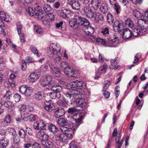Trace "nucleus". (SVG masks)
<instances>
[{"mask_svg": "<svg viewBox=\"0 0 148 148\" xmlns=\"http://www.w3.org/2000/svg\"><path fill=\"white\" fill-rule=\"evenodd\" d=\"M138 27L143 28H146L147 30L148 29V21L143 19H140L137 22Z\"/></svg>", "mask_w": 148, "mask_h": 148, "instance_id": "16", "label": "nucleus"}, {"mask_svg": "<svg viewBox=\"0 0 148 148\" xmlns=\"http://www.w3.org/2000/svg\"><path fill=\"white\" fill-rule=\"evenodd\" d=\"M118 62L117 58L112 60H111V65L112 66H115L118 64Z\"/></svg>", "mask_w": 148, "mask_h": 148, "instance_id": "57", "label": "nucleus"}, {"mask_svg": "<svg viewBox=\"0 0 148 148\" xmlns=\"http://www.w3.org/2000/svg\"><path fill=\"white\" fill-rule=\"evenodd\" d=\"M109 28L107 27H105L102 29L101 31V33L103 35L108 36L109 34Z\"/></svg>", "mask_w": 148, "mask_h": 148, "instance_id": "47", "label": "nucleus"}, {"mask_svg": "<svg viewBox=\"0 0 148 148\" xmlns=\"http://www.w3.org/2000/svg\"><path fill=\"white\" fill-rule=\"evenodd\" d=\"M39 135L40 137L42 138V139L47 140L48 138V134L45 133L42 130H40V131Z\"/></svg>", "mask_w": 148, "mask_h": 148, "instance_id": "39", "label": "nucleus"}, {"mask_svg": "<svg viewBox=\"0 0 148 148\" xmlns=\"http://www.w3.org/2000/svg\"><path fill=\"white\" fill-rule=\"evenodd\" d=\"M60 65V67L64 69V70L68 66V63L66 61L61 62Z\"/></svg>", "mask_w": 148, "mask_h": 148, "instance_id": "52", "label": "nucleus"}, {"mask_svg": "<svg viewBox=\"0 0 148 148\" xmlns=\"http://www.w3.org/2000/svg\"><path fill=\"white\" fill-rule=\"evenodd\" d=\"M60 55V49L57 51L51 45L50 46L49 49L47 51L48 56L51 58H55L54 61L56 63L59 64L62 61L59 56Z\"/></svg>", "mask_w": 148, "mask_h": 148, "instance_id": "2", "label": "nucleus"}, {"mask_svg": "<svg viewBox=\"0 0 148 148\" xmlns=\"http://www.w3.org/2000/svg\"><path fill=\"white\" fill-rule=\"evenodd\" d=\"M120 2L124 5L127 7L129 4L128 0H119Z\"/></svg>", "mask_w": 148, "mask_h": 148, "instance_id": "60", "label": "nucleus"}, {"mask_svg": "<svg viewBox=\"0 0 148 148\" xmlns=\"http://www.w3.org/2000/svg\"><path fill=\"white\" fill-rule=\"evenodd\" d=\"M133 14L134 16L137 19L139 18L140 17V13L136 10H133Z\"/></svg>", "mask_w": 148, "mask_h": 148, "instance_id": "48", "label": "nucleus"}, {"mask_svg": "<svg viewBox=\"0 0 148 148\" xmlns=\"http://www.w3.org/2000/svg\"><path fill=\"white\" fill-rule=\"evenodd\" d=\"M67 88L69 90L72 95H73L74 97L80 95V92L77 88L72 87V86H69L68 85L67 86Z\"/></svg>", "mask_w": 148, "mask_h": 148, "instance_id": "20", "label": "nucleus"}, {"mask_svg": "<svg viewBox=\"0 0 148 148\" xmlns=\"http://www.w3.org/2000/svg\"><path fill=\"white\" fill-rule=\"evenodd\" d=\"M100 8L102 13L103 14H106L108 10V5L106 3H102Z\"/></svg>", "mask_w": 148, "mask_h": 148, "instance_id": "27", "label": "nucleus"}, {"mask_svg": "<svg viewBox=\"0 0 148 148\" xmlns=\"http://www.w3.org/2000/svg\"><path fill=\"white\" fill-rule=\"evenodd\" d=\"M43 139L41 141V145L43 146V148H48L50 147L49 146V143H53L51 141Z\"/></svg>", "mask_w": 148, "mask_h": 148, "instance_id": "34", "label": "nucleus"}, {"mask_svg": "<svg viewBox=\"0 0 148 148\" xmlns=\"http://www.w3.org/2000/svg\"><path fill=\"white\" fill-rule=\"evenodd\" d=\"M73 71V68L69 67V66L66 68L64 70V72L66 75L70 77H71Z\"/></svg>", "mask_w": 148, "mask_h": 148, "instance_id": "33", "label": "nucleus"}, {"mask_svg": "<svg viewBox=\"0 0 148 148\" xmlns=\"http://www.w3.org/2000/svg\"><path fill=\"white\" fill-rule=\"evenodd\" d=\"M30 49L34 53L36 54L37 56H40L38 52V51L35 46L31 45L30 47Z\"/></svg>", "mask_w": 148, "mask_h": 148, "instance_id": "51", "label": "nucleus"}, {"mask_svg": "<svg viewBox=\"0 0 148 148\" xmlns=\"http://www.w3.org/2000/svg\"><path fill=\"white\" fill-rule=\"evenodd\" d=\"M19 136L22 138H25L26 133L25 131L23 129H21L19 132Z\"/></svg>", "mask_w": 148, "mask_h": 148, "instance_id": "49", "label": "nucleus"}, {"mask_svg": "<svg viewBox=\"0 0 148 148\" xmlns=\"http://www.w3.org/2000/svg\"><path fill=\"white\" fill-rule=\"evenodd\" d=\"M29 80L30 82H33L37 81L38 78V75L35 73H31L29 75Z\"/></svg>", "mask_w": 148, "mask_h": 148, "instance_id": "26", "label": "nucleus"}, {"mask_svg": "<svg viewBox=\"0 0 148 148\" xmlns=\"http://www.w3.org/2000/svg\"><path fill=\"white\" fill-rule=\"evenodd\" d=\"M122 32L121 34H122V38L124 40L128 39L133 36L132 32L129 28H126L122 30Z\"/></svg>", "mask_w": 148, "mask_h": 148, "instance_id": "12", "label": "nucleus"}, {"mask_svg": "<svg viewBox=\"0 0 148 148\" xmlns=\"http://www.w3.org/2000/svg\"><path fill=\"white\" fill-rule=\"evenodd\" d=\"M68 3L73 10H79L80 9L81 4L79 0H69Z\"/></svg>", "mask_w": 148, "mask_h": 148, "instance_id": "10", "label": "nucleus"}, {"mask_svg": "<svg viewBox=\"0 0 148 148\" xmlns=\"http://www.w3.org/2000/svg\"><path fill=\"white\" fill-rule=\"evenodd\" d=\"M84 12L87 17L89 18H92L94 16V13L89 7H84Z\"/></svg>", "mask_w": 148, "mask_h": 148, "instance_id": "17", "label": "nucleus"}, {"mask_svg": "<svg viewBox=\"0 0 148 148\" xmlns=\"http://www.w3.org/2000/svg\"><path fill=\"white\" fill-rule=\"evenodd\" d=\"M74 124L73 123H70L69 124L68 127H65L66 136L67 141L71 140L73 137V135L74 134V130L75 128L74 127Z\"/></svg>", "mask_w": 148, "mask_h": 148, "instance_id": "5", "label": "nucleus"}, {"mask_svg": "<svg viewBox=\"0 0 148 148\" xmlns=\"http://www.w3.org/2000/svg\"><path fill=\"white\" fill-rule=\"evenodd\" d=\"M16 135L17 134L15 130L13 128H10V135H11L12 137Z\"/></svg>", "mask_w": 148, "mask_h": 148, "instance_id": "62", "label": "nucleus"}, {"mask_svg": "<svg viewBox=\"0 0 148 148\" xmlns=\"http://www.w3.org/2000/svg\"><path fill=\"white\" fill-rule=\"evenodd\" d=\"M97 43L99 45H106V41L103 39L99 38H97L96 40Z\"/></svg>", "mask_w": 148, "mask_h": 148, "instance_id": "40", "label": "nucleus"}, {"mask_svg": "<svg viewBox=\"0 0 148 148\" xmlns=\"http://www.w3.org/2000/svg\"><path fill=\"white\" fill-rule=\"evenodd\" d=\"M35 98L38 100H41L45 97L44 92L43 91H38L35 94Z\"/></svg>", "mask_w": 148, "mask_h": 148, "instance_id": "32", "label": "nucleus"}, {"mask_svg": "<svg viewBox=\"0 0 148 148\" xmlns=\"http://www.w3.org/2000/svg\"><path fill=\"white\" fill-rule=\"evenodd\" d=\"M33 127L35 130H41V126H42V120L39 121H37L34 122L33 125Z\"/></svg>", "mask_w": 148, "mask_h": 148, "instance_id": "36", "label": "nucleus"}, {"mask_svg": "<svg viewBox=\"0 0 148 148\" xmlns=\"http://www.w3.org/2000/svg\"><path fill=\"white\" fill-rule=\"evenodd\" d=\"M69 24L71 27L79 30L89 25L90 22L85 18L80 16H76L73 21H69Z\"/></svg>", "mask_w": 148, "mask_h": 148, "instance_id": "1", "label": "nucleus"}, {"mask_svg": "<svg viewBox=\"0 0 148 148\" xmlns=\"http://www.w3.org/2000/svg\"><path fill=\"white\" fill-rule=\"evenodd\" d=\"M27 14L30 16H32L34 14L37 16H40L41 19L44 16L42 15L43 11L39 6L34 8V10L32 8L29 7L26 10ZM39 17L38 18H39Z\"/></svg>", "mask_w": 148, "mask_h": 148, "instance_id": "4", "label": "nucleus"}, {"mask_svg": "<svg viewBox=\"0 0 148 148\" xmlns=\"http://www.w3.org/2000/svg\"><path fill=\"white\" fill-rule=\"evenodd\" d=\"M80 74L79 71H74L71 77H75V78H77Z\"/></svg>", "mask_w": 148, "mask_h": 148, "instance_id": "56", "label": "nucleus"}, {"mask_svg": "<svg viewBox=\"0 0 148 148\" xmlns=\"http://www.w3.org/2000/svg\"><path fill=\"white\" fill-rule=\"evenodd\" d=\"M34 28V30L37 33L39 34H42V30L41 28L39 27H38L35 25Z\"/></svg>", "mask_w": 148, "mask_h": 148, "instance_id": "53", "label": "nucleus"}, {"mask_svg": "<svg viewBox=\"0 0 148 148\" xmlns=\"http://www.w3.org/2000/svg\"><path fill=\"white\" fill-rule=\"evenodd\" d=\"M76 108H69L68 112L69 114H73L77 111L82 110L86 105L85 100L83 98L77 99L76 101Z\"/></svg>", "mask_w": 148, "mask_h": 148, "instance_id": "3", "label": "nucleus"}, {"mask_svg": "<svg viewBox=\"0 0 148 148\" xmlns=\"http://www.w3.org/2000/svg\"><path fill=\"white\" fill-rule=\"evenodd\" d=\"M147 32V30L146 28H142L138 27H136L134 29L132 33L133 36L137 37L139 35H142Z\"/></svg>", "mask_w": 148, "mask_h": 148, "instance_id": "8", "label": "nucleus"}, {"mask_svg": "<svg viewBox=\"0 0 148 148\" xmlns=\"http://www.w3.org/2000/svg\"><path fill=\"white\" fill-rule=\"evenodd\" d=\"M107 21L109 23H112L114 20L113 15L111 13H108L107 16Z\"/></svg>", "mask_w": 148, "mask_h": 148, "instance_id": "42", "label": "nucleus"}, {"mask_svg": "<svg viewBox=\"0 0 148 148\" xmlns=\"http://www.w3.org/2000/svg\"><path fill=\"white\" fill-rule=\"evenodd\" d=\"M54 83L53 78L50 75L47 76L45 78H41L39 81L40 84L43 87L51 85Z\"/></svg>", "mask_w": 148, "mask_h": 148, "instance_id": "6", "label": "nucleus"}, {"mask_svg": "<svg viewBox=\"0 0 148 148\" xmlns=\"http://www.w3.org/2000/svg\"><path fill=\"white\" fill-rule=\"evenodd\" d=\"M96 18H97V20H103L104 18L103 15L100 13H98L96 14Z\"/></svg>", "mask_w": 148, "mask_h": 148, "instance_id": "59", "label": "nucleus"}, {"mask_svg": "<svg viewBox=\"0 0 148 148\" xmlns=\"http://www.w3.org/2000/svg\"><path fill=\"white\" fill-rule=\"evenodd\" d=\"M58 124L60 126L62 127H68L69 124L71 122L68 123L67 119L65 118H60L58 121Z\"/></svg>", "mask_w": 148, "mask_h": 148, "instance_id": "18", "label": "nucleus"}, {"mask_svg": "<svg viewBox=\"0 0 148 148\" xmlns=\"http://www.w3.org/2000/svg\"><path fill=\"white\" fill-rule=\"evenodd\" d=\"M114 5L115 10L116 11V13L117 14H118L120 13V12L119 11V10L121 8L120 6L119 5V3H117L115 4Z\"/></svg>", "mask_w": 148, "mask_h": 148, "instance_id": "54", "label": "nucleus"}, {"mask_svg": "<svg viewBox=\"0 0 148 148\" xmlns=\"http://www.w3.org/2000/svg\"><path fill=\"white\" fill-rule=\"evenodd\" d=\"M32 148H40V146L38 143L35 142L33 144Z\"/></svg>", "mask_w": 148, "mask_h": 148, "instance_id": "64", "label": "nucleus"}, {"mask_svg": "<svg viewBox=\"0 0 148 148\" xmlns=\"http://www.w3.org/2000/svg\"><path fill=\"white\" fill-rule=\"evenodd\" d=\"M21 117L22 120L25 121L32 122L35 121L36 120V116L33 114H31L29 115L24 114V115L22 116Z\"/></svg>", "mask_w": 148, "mask_h": 148, "instance_id": "19", "label": "nucleus"}, {"mask_svg": "<svg viewBox=\"0 0 148 148\" xmlns=\"http://www.w3.org/2000/svg\"><path fill=\"white\" fill-rule=\"evenodd\" d=\"M91 3L92 7L95 10H97L100 4V0H91Z\"/></svg>", "mask_w": 148, "mask_h": 148, "instance_id": "28", "label": "nucleus"}, {"mask_svg": "<svg viewBox=\"0 0 148 148\" xmlns=\"http://www.w3.org/2000/svg\"><path fill=\"white\" fill-rule=\"evenodd\" d=\"M48 130L51 132L53 134L57 133L59 131L58 128L51 123L50 124Z\"/></svg>", "mask_w": 148, "mask_h": 148, "instance_id": "29", "label": "nucleus"}, {"mask_svg": "<svg viewBox=\"0 0 148 148\" xmlns=\"http://www.w3.org/2000/svg\"><path fill=\"white\" fill-rule=\"evenodd\" d=\"M51 69L53 73L56 75L60 73L59 69L58 67L52 66L51 67Z\"/></svg>", "mask_w": 148, "mask_h": 148, "instance_id": "43", "label": "nucleus"}, {"mask_svg": "<svg viewBox=\"0 0 148 148\" xmlns=\"http://www.w3.org/2000/svg\"><path fill=\"white\" fill-rule=\"evenodd\" d=\"M72 14L71 10L65 8L62 10L59 14L60 16L63 18H66L70 17Z\"/></svg>", "mask_w": 148, "mask_h": 148, "instance_id": "13", "label": "nucleus"}, {"mask_svg": "<svg viewBox=\"0 0 148 148\" xmlns=\"http://www.w3.org/2000/svg\"><path fill=\"white\" fill-rule=\"evenodd\" d=\"M44 103V108L48 112H51L55 109V106L53 103L46 101Z\"/></svg>", "mask_w": 148, "mask_h": 148, "instance_id": "22", "label": "nucleus"}, {"mask_svg": "<svg viewBox=\"0 0 148 148\" xmlns=\"http://www.w3.org/2000/svg\"><path fill=\"white\" fill-rule=\"evenodd\" d=\"M60 130L62 132V133L59 134V138H60V141L62 142H66L67 141V137L66 136V131L65 127H62L60 128Z\"/></svg>", "mask_w": 148, "mask_h": 148, "instance_id": "15", "label": "nucleus"}, {"mask_svg": "<svg viewBox=\"0 0 148 148\" xmlns=\"http://www.w3.org/2000/svg\"><path fill=\"white\" fill-rule=\"evenodd\" d=\"M2 102L9 101V91H7L4 96L1 98Z\"/></svg>", "mask_w": 148, "mask_h": 148, "instance_id": "38", "label": "nucleus"}, {"mask_svg": "<svg viewBox=\"0 0 148 148\" xmlns=\"http://www.w3.org/2000/svg\"><path fill=\"white\" fill-rule=\"evenodd\" d=\"M61 92H50L49 95L50 97L53 99L60 98L61 97Z\"/></svg>", "mask_w": 148, "mask_h": 148, "instance_id": "30", "label": "nucleus"}, {"mask_svg": "<svg viewBox=\"0 0 148 148\" xmlns=\"http://www.w3.org/2000/svg\"><path fill=\"white\" fill-rule=\"evenodd\" d=\"M69 148H77L75 142L72 141L69 144Z\"/></svg>", "mask_w": 148, "mask_h": 148, "instance_id": "61", "label": "nucleus"}, {"mask_svg": "<svg viewBox=\"0 0 148 148\" xmlns=\"http://www.w3.org/2000/svg\"><path fill=\"white\" fill-rule=\"evenodd\" d=\"M11 138H12L14 144H18L20 142V140L17 134L11 137Z\"/></svg>", "mask_w": 148, "mask_h": 148, "instance_id": "46", "label": "nucleus"}, {"mask_svg": "<svg viewBox=\"0 0 148 148\" xmlns=\"http://www.w3.org/2000/svg\"><path fill=\"white\" fill-rule=\"evenodd\" d=\"M65 113V111L63 108H59L56 110L54 116L56 118H58L64 115Z\"/></svg>", "mask_w": 148, "mask_h": 148, "instance_id": "21", "label": "nucleus"}, {"mask_svg": "<svg viewBox=\"0 0 148 148\" xmlns=\"http://www.w3.org/2000/svg\"><path fill=\"white\" fill-rule=\"evenodd\" d=\"M51 123H47L44 121L43 120H42V126H41V130H45L48 129L50 126V124Z\"/></svg>", "mask_w": 148, "mask_h": 148, "instance_id": "37", "label": "nucleus"}, {"mask_svg": "<svg viewBox=\"0 0 148 148\" xmlns=\"http://www.w3.org/2000/svg\"><path fill=\"white\" fill-rule=\"evenodd\" d=\"M72 87H76L80 89H83L86 88V84L83 81L76 80L75 81L71 82L69 84Z\"/></svg>", "mask_w": 148, "mask_h": 148, "instance_id": "7", "label": "nucleus"}, {"mask_svg": "<svg viewBox=\"0 0 148 148\" xmlns=\"http://www.w3.org/2000/svg\"><path fill=\"white\" fill-rule=\"evenodd\" d=\"M43 9L44 11L47 14H49L52 16L51 13L52 12V9L49 5L48 4H45L43 5Z\"/></svg>", "mask_w": 148, "mask_h": 148, "instance_id": "24", "label": "nucleus"}, {"mask_svg": "<svg viewBox=\"0 0 148 148\" xmlns=\"http://www.w3.org/2000/svg\"><path fill=\"white\" fill-rule=\"evenodd\" d=\"M21 96L20 95L18 94H15L14 96V101L16 102H18L20 100Z\"/></svg>", "mask_w": 148, "mask_h": 148, "instance_id": "58", "label": "nucleus"}, {"mask_svg": "<svg viewBox=\"0 0 148 148\" xmlns=\"http://www.w3.org/2000/svg\"><path fill=\"white\" fill-rule=\"evenodd\" d=\"M21 63L22 64L21 67L23 71H25L26 70L27 68L26 63L25 60L24 59L22 60Z\"/></svg>", "mask_w": 148, "mask_h": 148, "instance_id": "55", "label": "nucleus"}, {"mask_svg": "<svg viewBox=\"0 0 148 148\" xmlns=\"http://www.w3.org/2000/svg\"><path fill=\"white\" fill-rule=\"evenodd\" d=\"M83 116L81 115L80 114H74L73 116V118L74 119L75 122L77 123V127H78L81 124V121L82 120Z\"/></svg>", "mask_w": 148, "mask_h": 148, "instance_id": "23", "label": "nucleus"}, {"mask_svg": "<svg viewBox=\"0 0 148 148\" xmlns=\"http://www.w3.org/2000/svg\"><path fill=\"white\" fill-rule=\"evenodd\" d=\"M25 92L24 94L27 97L30 96L33 93V90L32 88L28 87H27L26 90L25 91Z\"/></svg>", "mask_w": 148, "mask_h": 148, "instance_id": "41", "label": "nucleus"}, {"mask_svg": "<svg viewBox=\"0 0 148 148\" xmlns=\"http://www.w3.org/2000/svg\"><path fill=\"white\" fill-rule=\"evenodd\" d=\"M119 39L117 37H115L113 39L108 38L106 42V46L109 47H115L117 45Z\"/></svg>", "mask_w": 148, "mask_h": 148, "instance_id": "11", "label": "nucleus"}, {"mask_svg": "<svg viewBox=\"0 0 148 148\" xmlns=\"http://www.w3.org/2000/svg\"><path fill=\"white\" fill-rule=\"evenodd\" d=\"M27 86L26 85H23L21 86L19 88L20 92L22 94H24L26 92L27 88Z\"/></svg>", "mask_w": 148, "mask_h": 148, "instance_id": "50", "label": "nucleus"}, {"mask_svg": "<svg viewBox=\"0 0 148 148\" xmlns=\"http://www.w3.org/2000/svg\"><path fill=\"white\" fill-rule=\"evenodd\" d=\"M16 25L18 34L20 35L21 32V29L22 28V25L20 22H18L17 23Z\"/></svg>", "mask_w": 148, "mask_h": 148, "instance_id": "45", "label": "nucleus"}, {"mask_svg": "<svg viewBox=\"0 0 148 148\" xmlns=\"http://www.w3.org/2000/svg\"><path fill=\"white\" fill-rule=\"evenodd\" d=\"M112 26L114 32H118L120 34H121L122 32V30H123V24L122 23H121L118 20H116L114 22Z\"/></svg>", "mask_w": 148, "mask_h": 148, "instance_id": "9", "label": "nucleus"}, {"mask_svg": "<svg viewBox=\"0 0 148 148\" xmlns=\"http://www.w3.org/2000/svg\"><path fill=\"white\" fill-rule=\"evenodd\" d=\"M0 144L1 145L0 148H6V147L8 144V142L4 140H2L0 141Z\"/></svg>", "mask_w": 148, "mask_h": 148, "instance_id": "44", "label": "nucleus"}, {"mask_svg": "<svg viewBox=\"0 0 148 148\" xmlns=\"http://www.w3.org/2000/svg\"><path fill=\"white\" fill-rule=\"evenodd\" d=\"M26 60L27 63L28 62L30 63H32L34 61V59L30 56L27 57L26 58Z\"/></svg>", "mask_w": 148, "mask_h": 148, "instance_id": "63", "label": "nucleus"}, {"mask_svg": "<svg viewBox=\"0 0 148 148\" xmlns=\"http://www.w3.org/2000/svg\"><path fill=\"white\" fill-rule=\"evenodd\" d=\"M63 93L64 95L63 96V100L67 104H68L70 102H71V98L72 95L69 90L66 92H64Z\"/></svg>", "mask_w": 148, "mask_h": 148, "instance_id": "14", "label": "nucleus"}, {"mask_svg": "<svg viewBox=\"0 0 148 148\" xmlns=\"http://www.w3.org/2000/svg\"><path fill=\"white\" fill-rule=\"evenodd\" d=\"M94 32V28L91 26H88L84 30V33L88 35H92Z\"/></svg>", "mask_w": 148, "mask_h": 148, "instance_id": "25", "label": "nucleus"}, {"mask_svg": "<svg viewBox=\"0 0 148 148\" xmlns=\"http://www.w3.org/2000/svg\"><path fill=\"white\" fill-rule=\"evenodd\" d=\"M51 89L53 92H61L62 88L61 85L56 84L53 85Z\"/></svg>", "mask_w": 148, "mask_h": 148, "instance_id": "35", "label": "nucleus"}, {"mask_svg": "<svg viewBox=\"0 0 148 148\" xmlns=\"http://www.w3.org/2000/svg\"><path fill=\"white\" fill-rule=\"evenodd\" d=\"M108 66V65L106 64H104L103 65L101 66L98 70V73L99 74H101L106 72Z\"/></svg>", "mask_w": 148, "mask_h": 148, "instance_id": "31", "label": "nucleus"}]
</instances>
